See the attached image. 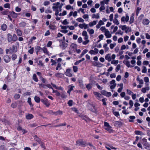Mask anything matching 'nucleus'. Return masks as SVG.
<instances>
[{
  "label": "nucleus",
  "mask_w": 150,
  "mask_h": 150,
  "mask_svg": "<svg viewBox=\"0 0 150 150\" xmlns=\"http://www.w3.org/2000/svg\"><path fill=\"white\" fill-rule=\"evenodd\" d=\"M63 4H60L59 2H57L53 4V6L52 8L53 11H55V15L56 16L59 15L60 16H63L66 15V11H64L62 13H60L59 14V11H61L62 10L61 8L63 5Z\"/></svg>",
  "instance_id": "obj_1"
},
{
  "label": "nucleus",
  "mask_w": 150,
  "mask_h": 150,
  "mask_svg": "<svg viewBox=\"0 0 150 150\" xmlns=\"http://www.w3.org/2000/svg\"><path fill=\"white\" fill-rule=\"evenodd\" d=\"M104 125L105 127V129L108 131L109 133H111L113 131V130L112 129V127L107 122H104Z\"/></svg>",
  "instance_id": "obj_2"
},
{
  "label": "nucleus",
  "mask_w": 150,
  "mask_h": 150,
  "mask_svg": "<svg viewBox=\"0 0 150 150\" xmlns=\"http://www.w3.org/2000/svg\"><path fill=\"white\" fill-rule=\"evenodd\" d=\"M93 94L95 96L96 98L100 100H101V98L103 97L101 94L97 92L94 91L93 92Z\"/></svg>",
  "instance_id": "obj_3"
},
{
  "label": "nucleus",
  "mask_w": 150,
  "mask_h": 150,
  "mask_svg": "<svg viewBox=\"0 0 150 150\" xmlns=\"http://www.w3.org/2000/svg\"><path fill=\"white\" fill-rule=\"evenodd\" d=\"M49 113L55 115H62V112L60 110H58L57 112H54L53 110H50L49 111Z\"/></svg>",
  "instance_id": "obj_4"
},
{
  "label": "nucleus",
  "mask_w": 150,
  "mask_h": 150,
  "mask_svg": "<svg viewBox=\"0 0 150 150\" xmlns=\"http://www.w3.org/2000/svg\"><path fill=\"white\" fill-rule=\"evenodd\" d=\"M41 101L47 107H49L50 105V103L48 102V100L47 98L41 99Z\"/></svg>",
  "instance_id": "obj_5"
},
{
  "label": "nucleus",
  "mask_w": 150,
  "mask_h": 150,
  "mask_svg": "<svg viewBox=\"0 0 150 150\" xmlns=\"http://www.w3.org/2000/svg\"><path fill=\"white\" fill-rule=\"evenodd\" d=\"M65 37L64 36L63 38V40L60 41V43L61 44L60 45V47L63 49H64L65 48Z\"/></svg>",
  "instance_id": "obj_6"
},
{
  "label": "nucleus",
  "mask_w": 150,
  "mask_h": 150,
  "mask_svg": "<svg viewBox=\"0 0 150 150\" xmlns=\"http://www.w3.org/2000/svg\"><path fill=\"white\" fill-rule=\"evenodd\" d=\"M76 143L77 145L79 146H86V143L85 142H84L82 140H77L76 141Z\"/></svg>",
  "instance_id": "obj_7"
},
{
  "label": "nucleus",
  "mask_w": 150,
  "mask_h": 150,
  "mask_svg": "<svg viewBox=\"0 0 150 150\" xmlns=\"http://www.w3.org/2000/svg\"><path fill=\"white\" fill-rule=\"evenodd\" d=\"M129 19V17L127 14H126V17L123 16L121 18V21L124 22H127Z\"/></svg>",
  "instance_id": "obj_8"
},
{
  "label": "nucleus",
  "mask_w": 150,
  "mask_h": 150,
  "mask_svg": "<svg viewBox=\"0 0 150 150\" xmlns=\"http://www.w3.org/2000/svg\"><path fill=\"white\" fill-rule=\"evenodd\" d=\"M122 30H125L126 33H127L128 32L131 31V30H129V28L128 27H127L125 25H123L122 26Z\"/></svg>",
  "instance_id": "obj_9"
},
{
  "label": "nucleus",
  "mask_w": 150,
  "mask_h": 150,
  "mask_svg": "<svg viewBox=\"0 0 150 150\" xmlns=\"http://www.w3.org/2000/svg\"><path fill=\"white\" fill-rule=\"evenodd\" d=\"M16 33L18 36H21L22 35V31L19 28H17L15 29Z\"/></svg>",
  "instance_id": "obj_10"
},
{
  "label": "nucleus",
  "mask_w": 150,
  "mask_h": 150,
  "mask_svg": "<svg viewBox=\"0 0 150 150\" xmlns=\"http://www.w3.org/2000/svg\"><path fill=\"white\" fill-rule=\"evenodd\" d=\"M79 26L80 28L83 29L84 28L85 29H86L88 28V25L87 24H86L85 23L80 24L79 25Z\"/></svg>",
  "instance_id": "obj_11"
},
{
  "label": "nucleus",
  "mask_w": 150,
  "mask_h": 150,
  "mask_svg": "<svg viewBox=\"0 0 150 150\" xmlns=\"http://www.w3.org/2000/svg\"><path fill=\"white\" fill-rule=\"evenodd\" d=\"M104 33V35L107 38H109L111 37L112 36L111 35L108 29L106 30Z\"/></svg>",
  "instance_id": "obj_12"
},
{
  "label": "nucleus",
  "mask_w": 150,
  "mask_h": 150,
  "mask_svg": "<svg viewBox=\"0 0 150 150\" xmlns=\"http://www.w3.org/2000/svg\"><path fill=\"white\" fill-rule=\"evenodd\" d=\"M122 125V122L119 121H115L114 125L118 127H120Z\"/></svg>",
  "instance_id": "obj_13"
},
{
  "label": "nucleus",
  "mask_w": 150,
  "mask_h": 150,
  "mask_svg": "<svg viewBox=\"0 0 150 150\" xmlns=\"http://www.w3.org/2000/svg\"><path fill=\"white\" fill-rule=\"evenodd\" d=\"M98 50L96 48H95L94 50H90L89 52L91 54H97L98 53Z\"/></svg>",
  "instance_id": "obj_14"
},
{
  "label": "nucleus",
  "mask_w": 150,
  "mask_h": 150,
  "mask_svg": "<svg viewBox=\"0 0 150 150\" xmlns=\"http://www.w3.org/2000/svg\"><path fill=\"white\" fill-rule=\"evenodd\" d=\"M17 129L18 131H21L23 134L26 133L27 132V131L25 129H23L20 126H19L17 128Z\"/></svg>",
  "instance_id": "obj_15"
},
{
  "label": "nucleus",
  "mask_w": 150,
  "mask_h": 150,
  "mask_svg": "<svg viewBox=\"0 0 150 150\" xmlns=\"http://www.w3.org/2000/svg\"><path fill=\"white\" fill-rule=\"evenodd\" d=\"M74 87V86H73L72 85H69L68 86V90L67 91V92L69 94L71 91L73 90V88Z\"/></svg>",
  "instance_id": "obj_16"
},
{
  "label": "nucleus",
  "mask_w": 150,
  "mask_h": 150,
  "mask_svg": "<svg viewBox=\"0 0 150 150\" xmlns=\"http://www.w3.org/2000/svg\"><path fill=\"white\" fill-rule=\"evenodd\" d=\"M11 16L13 18H16L18 16V14L14 11H12L10 13Z\"/></svg>",
  "instance_id": "obj_17"
},
{
  "label": "nucleus",
  "mask_w": 150,
  "mask_h": 150,
  "mask_svg": "<svg viewBox=\"0 0 150 150\" xmlns=\"http://www.w3.org/2000/svg\"><path fill=\"white\" fill-rule=\"evenodd\" d=\"M149 21L147 19H144L142 21V23L144 25H148L149 23Z\"/></svg>",
  "instance_id": "obj_18"
},
{
  "label": "nucleus",
  "mask_w": 150,
  "mask_h": 150,
  "mask_svg": "<svg viewBox=\"0 0 150 150\" xmlns=\"http://www.w3.org/2000/svg\"><path fill=\"white\" fill-rule=\"evenodd\" d=\"M66 76L69 77H71L72 76V74L71 73L70 69H68L66 70Z\"/></svg>",
  "instance_id": "obj_19"
},
{
  "label": "nucleus",
  "mask_w": 150,
  "mask_h": 150,
  "mask_svg": "<svg viewBox=\"0 0 150 150\" xmlns=\"http://www.w3.org/2000/svg\"><path fill=\"white\" fill-rule=\"evenodd\" d=\"M42 50H43V52L45 53H46L47 54V55H48V56L51 55V53H49L48 52L47 50V49L46 48L44 47L42 48Z\"/></svg>",
  "instance_id": "obj_20"
},
{
  "label": "nucleus",
  "mask_w": 150,
  "mask_h": 150,
  "mask_svg": "<svg viewBox=\"0 0 150 150\" xmlns=\"http://www.w3.org/2000/svg\"><path fill=\"white\" fill-rule=\"evenodd\" d=\"M92 18H96V19H98L100 18V14L98 13L96 15L95 14H93L92 16Z\"/></svg>",
  "instance_id": "obj_21"
},
{
  "label": "nucleus",
  "mask_w": 150,
  "mask_h": 150,
  "mask_svg": "<svg viewBox=\"0 0 150 150\" xmlns=\"http://www.w3.org/2000/svg\"><path fill=\"white\" fill-rule=\"evenodd\" d=\"M97 21H93L92 22L89 23L88 25L90 27H92L93 25H96Z\"/></svg>",
  "instance_id": "obj_22"
},
{
  "label": "nucleus",
  "mask_w": 150,
  "mask_h": 150,
  "mask_svg": "<svg viewBox=\"0 0 150 150\" xmlns=\"http://www.w3.org/2000/svg\"><path fill=\"white\" fill-rule=\"evenodd\" d=\"M135 133L136 135H144V134L141 131L139 130H136L135 132Z\"/></svg>",
  "instance_id": "obj_23"
},
{
  "label": "nucleus",
  "mask_w": 150,
  "mask_h": 150,
  "mask_svg": "<svg viewBox=\"0 0 150 150\" xmlns=\"http://www.w3.org/2000/svg\"><path fill=\"white\" fill-rule=\"evenodd\" d=\"M27 25V23L24 21H22L20 23L19 25L20 27H25Z\"/></svg>",
  "instance_id": "obj_24"
},
{
  "label": "nucleus",
  "mask_w": 150,
  "mask_h": 150,
  "mask_svg": "<svg viewBox=\"0 0 150 150\" xmlns=\"http://www.w3.org/2000/svg\"><path fill=\"white\" fill-rule=\"evenodd\" d=\"M7 36L8 40V42H10L12 41V36L11 35L10 33H8L7 34Z\"/></svg>",
  "instance_id": "obj_25"
},
{
  "label": "nucleus",
  "mask_w": 150,
  "mask_h": 150,
  "mask_svg": "<svg viewBox=\"0 0 150 150\" xmlns=\"http://www.w3.org/2000/svg\"><path fill=\"white\" fill-rule=\"evenodd\" d=\"M33 117V116L32 114H30L26 115V118L27 119L30 120Z\"/></svg>",
  "instance_id": "obj_26"
},
{
  "label": "nucleus",
  "mask_w": 150,
  "mask_h": 150,
  "mask_svg": "<svg viewBox=\"0 0 150 150\" xmlns=\"http://www.w3.org/2000/svg\"><path fill=\"white\" fill-rule=\"evenodd\" d=\"M49 28L52 30H54L56 29V26L53 24H50L49 25Z\"/></svg>",
  "instance_id": "obj_27"
},
{
  "label": "nucleus",
  "mask_w": 150,
  "mask_h": 150,
  "mask_svg": "<svg viewBox=\"0 0 150 150\" xmlns=\"http://www.w3.org/2000/svg\"><path fill=\"white\" fill-rule=\"evenodd\" d=\"M10 50H11L12 52H15L17 50L16 47L14 45H13L12 48H10Z\"/></svg>",
  "instance_id": "obj_28"
},
{
  "label": "nucleus",
  "mask_w": 150,
  "mask_h": 150,
  "mask_svg": "<svg viewBox=\"0 0 150 150\" xmlns=\"http://www.w3.org/2000/svg\"><path fill=\"white\" fill-rule=\"evenodd\" d=\"M4 60L6 62H9L11 60V58L10 57H4Z\"/></svg>",
  "instance_id": "obj_29"
},
{
  "label": "nucleus",
  "mask_w": 150,
  "mask_h": 150,
  "mask_svg": "<svg viewBox=\"0 0 150 150\" xmlns=\"http://www.w3.org/2000/svg\"><path fill=\"white\" fill-rule=\"evenodd\" d=\"M34 139L39 143H40L42 141L41 139L39 138L37 135H35L34 137Z\"/></svg>",
  "instance_id": "obj_30"
},
{
  "label": "nucleus",
  "mask_w": 150,
  "mask_h": 150,
  "mask_svg": "<svg viewBox=\"0 0 150 150\" xmlns=\"http://www.w3.org/2000/svg\"><path fill=\"white\" fill-rule=\"evenodd\" d=\"M129 118L130 119L129 120V122H132L134 121L133 120L135 119L136 117H135L134 116H130L129 117Z\"/></svg>",
  "instance_id": "obj_31"
},
{
  "label": "nucleus",
  "mask_w": 150,
  "mask_h": 150,
  "mask_svg": "<svg viewBox=\"0 0 150 150\" xmlns=\"http://www.w3.org/2000/svg\"><path fill=\"white\" fill-rule=\"evenodd\" d=\"M17 39V37L15 34H14L12 36V41L13 42L16 41Z\"/></svg>",
  "instance_id": "obj_32"
},
{
  "label": "nucleus",
  "mask_w": 150,
  "mask_h": 150,
  "mask_svg": "<svg viewBox=\"0 0 150 150\" xmlns=\"http://www.w3.org/2000/svg\"><path fill=\"white\" fill-rule=\"evenodd\" d=\"M1 28L3 31H5L7 28V26L5 24H3L1 26Z\"/></svg>",
  "instance_id": "obj_33"
},
{
  "label": "nucleus",
  "mask_w": 150,
  "mask_h": 150,
  "mask_svg": "<svg viewBox=\"0 0 150 150\" xmlns=\"http://www.w3.org/2000/svg\"><path fill=\"white\" fill-rule=\"evenodd\" d=\"M34 100L37 103H39L40 100V98L38 97L35 96L34 97Z\"/></svg>",
  "instance_id": "obj_34"
},
{
  "label": "nucleus",
  "mask_w": 150,
  "mask_h": 150,
  "mask_svg": "<svg viewBox=\"0 0 150 150\" xmlns=\"http://www.w3.org/2000/svg\"><path fill=\"white\" fill-rule=\"evenodd\" d=\"M85 60V59L84 58H82L81 59L79 60L76 62L74 63L75 65H78L79 64L81 63V62L84 61Z\"/></svg>",
  "instance_id": "obj_35"
},
{
  "label": "nucleus",
  "mask_w": 150,
  "mask_h": 150,
  "mask_svg": "<svg viewBox=\"0 0 150 150\" xmlns=\"http://www.w3.org/2000/svg\"><path fill=\"white\" fill-rule=\"evenodd\" d=\"M33 80L35 82H38V79L37 77V75L35 74H34L33 75Z\"/></svg>",
  "instance_id": "obj_36"
},
{
  "label": "nucleus",
  "mask_w": 150,
  "mask_h": 150,
  "mask_svg": "<svg viewBox=\"0 0 150 150\" xmlns=\"http://www.w3.org/2000/svg\"><path fill=\"white\" fill-rule=\"evenodd\" d=\"M30 48V49L28 50V52L30 54H33L34 51V48L31 47V46Z\"/></svg>",
  "instance_id": "obj_37"
},
{
  "label": "nucleus",
  "mask_w": 150,
  "mask_h": 150,
  "mask_svg": "<svg viewBox=\"0 0 150 150\" xmlns=\"http://www.w3.org/2000/svg\"><path fill=\"white\" fill-rule=\"evenodd\" d=\"M125 64L128 67H132L133 66H130V63L129 61L127 60L125 62Z\"/></svg>",
  "instance_id": "obj_38"
},
{
  "label": "nucleus",
  "mask_w": 150,
  "mask_h": 150,
  "mask_svg": "<svg viewBox=\"0 0 150 150\" xmlns=\"http://www.w3.org/2000/svg\"><path fill=\"white\" fill-rule=\"evenodd\" d=\"M31 99L30 98H28V103H29V104L30 105V107H33V105L32 104L31 102Z\"/></svg>",
  "instance_id": "obj_39"
},
{
  "label": "nucleus",
  "mask_w": 150,
  "mask_h": 150,
  "mask_svg": "<svg viewBox=\"0 0 150 150\" xmlns=\"http://www.w3.org/2000/svg\"><path fill=\"white\" fill-rule=\"evenodd\" d=\"M113 21V23L117 25H118L119 24V22L117 19H114Z\"/></svg>",
  "instance_id": "obj_40"
},
{
  "label": "nucleus",
  "mask_w": 150,
  "mask_h": 150,
  "mask_svg": "<svg viewBox=\"0 0 150 150\" xmlns=\"http://www.w3.org/2000/svg\"><path fill=\"white\" fill-rule=\"evenodd\" d=\"M107 100V99L103 98L102 100H101L103 102V104L104 105H106L107 104L106 103V101Z\"/></svg>",
  "instance_id": "obj_41"
},
{
  "label": "nucleus",
  "mask_w": 150,
  "mask_h": 150,
  "mask_svg": "<svg viewBox=\"0 0 150 150\" xmlns=\"http://www.w3.org/2000/svg\"><path fill=\"white\" fill-rule=\"evenodd\" d=\"M86 87L88 90H89L92 88V86L91 84L89 83L86 85Z\"/></svg>",
  "instance_id": "obj_42"
},
{
  "label": "nucleus",
  "mask_w": 150,
  "mask_h": 150,
  "mask_svg": "<svg viewBox=\"0 0 150 150\" xmlns=\"http://www.w3.org/2000/svg\"><path fill=\"white\" fill-rule=\"evenodd\" d=\"M134 21V17L133 16H132L130 17V20L129 21V23L131 24Z\"/></svg>",
  "instance_id": "obj_43"
},
{
  "label": "nucleus",
  "mask_w": 150,
  "mask_h": 150,
  "mask_svg": "<svg viewBox=\"0 0 150 150\" xmlns=\"http://www.w3.org/2000/svg\"><path fill=\"white\" fill-rule=\"evenodd\" d=\"M8 10H6L4 11H2L1 13L3 15H6L8 14Z\"/></svg>",
  "instance_id": "obj_44"
},
{
  "label": "nucleus",
  "mask_w": 150,
  "mask_h": 150,
  "mask_svg": "<svg viewBox=\"0 0 150 150\" xmlns=\"http://www.w3.org/2000/svg\"><path fill=\"white\" fill-rule=\"evenodd\" d=\"M87 30L89 32V34L90 35L93 34L94 33V30L93 29H91L90 30H89V29H88Z\"/></svg>",
  "instance_id": "obj_45"
},
{
  "label": "nucleus",
  "mask_w": 150,
  "mask_h": 150,
  "mask_svg": "<svg viewBox=\"0 0 150 150\" xmlns=\"http://www.w3.org/2000/svg\"><path fill=\"white\" fill-rule=\"evenodd\" d=\"M71 109L73 111L76 112V113H79V112L78 110L75 108H71Z\"/></svg>",
  "instance_id": "obj_46"
},
{
  "label": "nucleus",
  "mask_w": 150,
  "mask_h": 150,
  "mask_svg": "<svg viewBox=\"0 0 150 150\" xmlns=\"http://www.w3.org/2000/svg\"><path fill=\"white\" fill-rule=\"evenodd\" d=\"M76 20L81 23H83L84 21V20L81 18H77L76 19Z\"/></svg>",
  "instance_id": "obj_47"
},
{
  "label": "nucleus",
  "mask_w": 150,
  "mask_h": 150,
  "mask_svg": "<svg viewBox=\"0 0 150 150\" xmlns=\"http://www.w3.org/2000/svg\"><path fill=\"white\" fill-rule=\"evenodd\" d=\"M100 30L103 32H105L107 29H106L104 26H102L100 28Z\"/></svg>",
  "instance_id": "obj_48"
},
{
  "label": "nucleus",
  "mask_w": 150,
  "mask_h": 150,
  "mask_svg": "<svg viewBox=\"0 0 150 150\" xmlns=\"http://www.w3.org/2000/svg\"><path fill=\"white\" fill-rule=\"evenodd\" d=\"M120 64L118 65L115 69V71L116 72H117L120 69Z\"/></svg>",
  "instance_id": "obj_49"
},
{
  "label": "nucleus",
  "mask_w": 150,
  "mask_h": 150,
  "mask_svg": "<svg viewBox=\"0 0 150 150\" xmlns=\"http://www.w3.org/2000/svg\"><path fill=\"white\" fill-rule=\"evenodd\" d=\"M35 50H37V52H39L40 50H42V48L39 46H37L35 47Z\"/></svg>",
  "instance_id": "obj_50"
},
{
  "label": "nucleus",
  "mask_w": 150,
  "mask_h": 150,
  "mask_svg": "<svg viewBox=\"0 0 150 150\" xmlns=\"http://www.w3.org/2000/svg\"><path fill=\"white\" fill-rule=\"evenodd\" d=\"M20 97V95L19 94H16L14 95V98L16 100L19 99Z\"/></svg>",
  "instance_id": "obj_51"
},
{
  "label": "nucleus",
  "mask_w": 150,
  "mask_h": 150,
  "mask_svg": "<svg viewBox=\"0 0 150 150\" xmlns=\"http://www.w3.org/2000/svg\"><path fill=\"white\" fill-rule=\"evenodd\" d=\"M50 2L49 1H45L44 2L43 4L45 6H47L49 5H50Z\"/></svg>",
  "instance_id": "obj_52"
},
{
  "label": "nucleus",
  "mask_w": 150,
  "mask_h": 150,
  "mask_svg": "<svg viewBox=\"0 0 150 150\" xmlns=\"http://www.w3.org/2000/svg\"><path fill=\"white\" fill-rule=\"evenodd\" d=\"M73 100H70L68 102V104L69 106H71L72 105Z\"/></svg>",
  "instance_id": "obj_53"
},
{
  "label": "nucleus",
  "mask_w": 150,
  "mask_h": 150,
  "mask_svg": "<svg viewBox=\"0 0 150 150\" xmlns=\"http://www.w3.org/2000/svg\"><path fill=\"white\" fill-rule=\"evenodd\" d=\"M88 51L87 50H84L81 54V56H83L86 53L88 52Z\"/></svg>",
  "instance_id": "obj_54"
},
{
  "label": "nucleus",
  "mask_w": 150,
  "mask_h": 150,
  "mask_svg": "<svg viewBox=\"0 0 150 150\" xmlns=\"http://www.w3.org/2000/svg\"><path fill=\"white\" fill-rule=\"evenodd\" d=\"M39 144H40V146L42 148H43L44 149H45L44 144L42 141L40 143H39Z\"/></svg>",
  "instance_id": "obj_55"
},
{
  "label": "nucleus",
  "mask_w": 150,
  "mask_h": 150,
  "mask_svg": "<svg viewBox=\"0 0 150 150\" xmlns=\"http://www.w3.org/2000/svg\"><path fill=\"white\" fill-rule=\"evenodd\" d=\"M38 84L40 85V86H41V87L45 89L47 88V85L44 84L42 83L39 84Z\"/></svg>",
  "instance_id": "obj_56"
},
{
  "label": "nucleus",
  "mask_w": 150,
  "mask_h": 150,
  "mask_svg": "<svg viewBox=\"0 0 150 150\" xmlns=\"http://www.w3.org/2000/svg\"><path fill=\"white\" fill-rule=\"evenodd\" d=\"M127 93L129 95H131L133 94V92L132 91L129 89H127Z\"/></svg>",
  "instance_id": "obj_57"
},
{
  "label": "nucleus",
  "mask_w": 150,
  "mask_h": 150,
  "mask_svg": "<svg viewBox=\"0 0 150 150\" xmlns=\"http://www.w3.org/2000/svg\"><path fill=\"white\" fill-rule=\"evenodd\" d=\"M73 68L74 72H76L77 71L78 68L76 66H73Z\"/></svg>",
  "instance_id": "obj_58"
},
{
  "label": "nucleus",
  "mask_w": 150,
  "mask_h": 150,
  "mask_svg": "<svg viewBox=\"0 0 150 150\" xmlns=\"http://www.w3.org/2000/svg\"><path fill=\"white\" fill-rule=\"evenodd\" d=\"M107 92L105 90H102L100 91V93H101V94L105 96L106 95Z\"/></svg>",
  "instance_id": "obj_59"
},
{
  "label": "nucleus",
  "mask_w": 150,
  "mask_h": 150,
  "mask_svg": "<svg viewBox=\"0 0 150 150\" xmlns=\"http://www.w3.org/2000/svg\"><path fill=\"white\" fill-rule=\"evenodd\" d=\"M147 71V69L146 67L145 66L143 67V69L142 70V72L143 73H146Z\"/></svg>",
  "instance_id": "obj_60"
},
{
  "label": "nucleus",
  "mask_w": 150,
  "mask_h": 150,
  "mask_svg": "<svg viewBox=\"0 0 150 150\" xmlns=\"http://www.w3.org/2000/svg\"><path fill=\"white\" fill-rule=\"evenodd\" d=\"M143 146L146 149H148L149 148H150V146L147 145V144L146 143L144 144Z\"/></svg>",
  "instance_id": "obj_61"
},
{
  "label": "nucleus",
  "mask_w": 150,
  "mask_h": 150,
  "mask_svg": "<svg viewBox=\"0 0 150 150\" xmlns=\"http://www.w3.org/2000/svg\"><path fill=\"white\" fill-rule=\"evenodd\" d=\"M71 9H73V7L72 6H71L70 5H68L66 6V9L67 10H69Z\"/></svg>",
  "instance_id": "obj_62"
},
{
  "label": "nucleus",
  "mask_w": 150,
  "mask_h": 150,
  "mask_svg": "<svg viewBox=\"0 0 150 150\" xmlns=\"http://www.w3.org/2000/svg\"><path fill=\"white\" fill-rule=\"evenodd\" d=\"M144 81L146 83L148 82L149 81V78L147 77H145L144 78Z\"/></svg>",
  "instance_id": "obj_63"
},
{
  "label": "nucleus",
  "mask_w": 150,
  "mask_h": 150,
  "mask_svg": "<svg viewBox=\"0 0 150 150\" xmlns=\"http://www.w3.org/2000/svg\"><path fill=\"white\" fill-rule=\"evenodd\" d=\"M112 94L110 92H107L105 96L107 97H109Z\"/></svg>",
  "instance_id": "obj_64"
}]
</instances>
